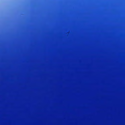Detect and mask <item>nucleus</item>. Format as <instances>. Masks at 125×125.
<instances>
[{
  "mask_svg": "<svg viewBox=\"0 0 125 125\" xmlns=\"http://www.w3.org/2000/svg\"><path fill=\"white\" fill-rule=\"evenodd\" d=\"M68 125H70V103H68Z\"/></svg>",
  "mask_w": 125,
  "mask_h": 125,
  "instance_id": "obj_1",
  "label": "nucleus"
}]
</instances>
